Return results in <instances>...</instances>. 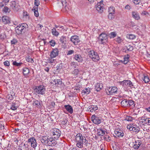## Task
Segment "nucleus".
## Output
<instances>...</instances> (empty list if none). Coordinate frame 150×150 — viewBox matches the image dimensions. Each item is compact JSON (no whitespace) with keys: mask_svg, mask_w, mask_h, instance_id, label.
I'll list each match as a JSON object with an SVG mask.
<instances>
[{"mask_svg":"<svg viewBox=\"0 0 150 150\" xmlns=\"http://www.w3.org/2000/svg\"><path fill=\"white\" fill-rule=\"evenodd\" d=\"M131 131L137 133H138L140 130V129L139 127L137 126L136 125H132V127L131 129Z\"/></svg>","mask_w":150,"mask_h":150,"instance_id":"nucleus-20","label":"nucleus"},{"mask_svg":"<svg viewBox=\"0 0 150 150\" xmlns=\"http://www.w3.org/2000/svg\"><path fill=\"white\" fill-rule=\"evenodd\" d=\"M19 5L15 1H12L11 4V8L14 10L17 11Z\"/></svg>","mask_w":150,"mask_h":150,"instance_id":"nucleus-9","label":"nucleus"},{"mask_svg":"<svg viewBox=\"0 0 150 150\" xmlns=\"http://www.w3.org/2000/svg\"><path fill=\"white\" fill-rule=\"evenodd\" d=\"M82 92L84 94H88L90 92V88H85L83 90Z\"/></svg>","mask_w":150,"mask_h":150,"instance_id":"nucleus-33","label":"nucleus"},{"mask_svg":"<svg viewBox=\"0 0 150 150\" xmlns=\"http://www.w3.org/2000/svg\"><path fill=\"white\" fill-rule=\"evenodd\" d=\"M98 134L99 136H103L105 134V131L102 129L97 130Z\"/></svg>","mask_w":150,"mask_h":150,"instance_id":"nucleus-30","label":"nucleus"},{"mask_svg":"<svg viewBox=\"0 0 150 150\" xmlns=\"http://www.w3.org/2000/svg\"><path fill=\"white\" fill-rule=\"evenodd\" d=\"M109 35L110 38H113L116 36V34L115 32H112Z\"/></svg>","mask_w":150,"mask_h":150,"instance_id":"nucleus-39","label":"nucleus"},{"mask_svg":"<svg viewBox=\"0 0 150 150\" xmlns=\"http://www.w3.org/2000/svg\"><path fill=\"white\" fill-rule=\"evenodd\" d=\"M66 37L64 36H61L59 40L61 43L63 45H65L66 44Z\"/></svg>","mask_w":150,"mask_h":150,"instance_id":"nucleus-22","label":"nucleus"},{"mask_svg":"<svg viewBox=\"0 0 150 150\" xmlns=\"http://www.w3.org/2000/svg\"><path fill=\"white\" fill-rule=\"evenodd\" d=\"M22 64V63L21 62L17 63L16 61H14L13 63V65L16 67H19L21 66Z\"/></svg>","mask_w":150,"mask_h":150,"instance_id":"nucleus-42","label":"nucleus"},{"mask_svg":"<svg viewBox=\"0 0 150 150\" xmlns=\"http://www.w3.org/2000/svg\"><path fill=\"white\" fill-rule=\"evenodd\" d=\"M23 16H25L26 17H28V18L29 17L28 14L27 13V12H25V11L23 12Z\"/></svg>","mask_w":150,"mask_h":150,"instance_id":"nucleus-64","label":"nucleus"},{"mask_svg":"<svg viewBox=\"0 0 150 150\" xmlns=\"http://www.w3.org/2000/svg\"><path fill=\"white\" fill-rule=\"evenodd\" d=\"M103 87L102 83H97L95 86V89L97 91H99Z\"/></svg>","mask_w":150,"mask_h":150,"instance_id":"nucleus-24","label":"nucleus"},{"mask_svg":"<svg viewBox=\"0 0 150 150\" xmlns=\"http://www.w3.org/2000/svg\"><path fill=\"white\" fill-rule=\"evenodd\" d=\"M115 40L116 41L119 43H121L122 41L120 37H118L117 38H116Z\"/></svg>","mask_w":150,"mask_h":150,"instance_id":"nucleus-50","label":"nucleus"},{"mask_svg":"<svg viewBox=\"0 0 150 150\" xmlns=\"http://www.w3.org/2000/svg\"><path fill=\"white\" fill-rule=\"evenodd\" d=\"M145 122L146 124L148 123L149 125H150V118H148L147 119H144L143 120Z\"/></svg>","mask_w":150,"mask_h":150,"instance_id":"nucleus-49","label":"nucleus"},{"mask_svg":"<svg viewBox=\"0 0 150 150\" xmlns=\"http://www.w3.org/2000/svg\"><path fill=\"white\" fill-rule=\"evenodd\" d=\"M143 80L145 83H147L150 81L149 77L147 76H144Z\"/></svg>","mask_w":150,"mask_h":150,"instance_id":"nucleus-44","label":"nucleus"},{"mask_svg":"<svg viewBox=\"0 0 150 150\" xmlns=\"http://www.w3.org/2000/svg\"><path fill=\"white\" fill-rule=\"evenodd\" d=\"M127 37V38L131 40H133L135 38V36L132 34L128 35Z\"/></svg>","mask_w":150,"mask_h":150,"instance_id":"nucleus-41","label":"nucleus"},{"mask_svg":"<svg viewBox=\"0 0 150 150\" xmlns=\"http://www.w3.org/2000/svg\"><path fill=\"white\" fill-rule=\"evenodd\" d=\"M64 106L68 112L70 114L73 113V109L71 105H65Z\"/></svg>","mask_w":150,"mask_h":150,"instance_id":"nucleus-18","label":"nucleus"},{"mask_svg":"<svg viewBox=\"0 0 150 150\" xmlns=\"http://www.w3.org/2000/svg\"><path fill=\"white\" fill-rule=\"evenodd\" d=\"M28 25L26 23L20 24L15 28V31L18 35L21 34L22 32H25L28 28Z\"/></svg>","mask_w":150,"mask_h":150,"instance_id":"nucleus-1","label":"nucleus"},{"mask_svg":"<svg viewBox=\"0 0 150 150\" xmlns=\"http://www.w3.org/2000/svg\"><path fill=\"white\" fill-rule=\"evenodd\" d=\"M132 16L136 20H138L140 18L139 13L136 11H132Z\"/></svg>","mask_w":150,"mask_h":150,"instance_id":"nucleus-14","label":"nucleus"},{"mask_svg":"<svg viewBox=\"0 0 150 150\" xmlns=\"http://www.w3.org/2000/svg\"><path fill=\"white\" fill-rule=\"evenodd\" d=\"M35 104L37 108H40L41 107L40 102L37 100H35L33 101V104Z\"/></svg>","mask_w":150,"mask_h":150,"instance_id":"nucleus-28","label":"nucleus"},{"mask_svg":"<svg viewBox=\"0 0 150 150\" xmlns=\"http://www.w3.org/2000/svg\"><path fill=\"white\" fill-rule=\"evenodd\" d=\"M57 1L61 2L62 6L65 7L66 10L67 9V8H68V7L67 6V2L66 0H57Z\"/></svg>","mask_w":150,"mask_h":150,"instance_id":"nucleus-31","label":"nucleus"},{"mask_svg":"<svg viewBox=\"0 0 150 150\" xmlns=\"http://www.w3.org/2000/svg\"><path fill=\"white\" fill-rule=\"evenodd\" d=\"M35 93L38 94L43 95L45 93V88L43 85H40L36 87L34 89Z\"/></svg>","mask_w":150,"mask_h":150,"instance_id":"nucleus-4","label":"nucleus"},{"mask_svg":"<svg viewBox=\"0 0 150 150\" xmlns=\"http://www.w3.org/2000/svg\"><path fill=\"white\" fill-rule=\"evenodd\" d=\"M27 142L31 144V146L35 149L37 146V142L34 137H30L29 138L28 141L25 143Z\"/></svg>","mask_w":150,"mask_h":150,"instance_id":"nucleus-6","label":"nucleus"},{"mask_svg":"<svg viewBox=\"0 0 150 150\" xmlns=\"http://www.w3.org/2000/svg\"><path fill=\"white\" fill-rule=\"evenodd\" d=\"M74 58L79 62H82L83 61V59L81 55L76 54L74 55Z\"/></svg>","mask_w":150,"mask_h":150,"instance_id":"nucleus-12","label":"nucleus"},{"mask_svg":"<svg viewBox=\"0 0 150 150\" xmlns=\"http://www.w3.org/2000/svg\"><path fill=\"white\" fill-rule=\"evenodd\" d=\"M26 60L28 62L31 63H33L34 62L33 59L31 58H30L29 57L26 58Z\"/></svg>","mask_w":150,"mask_h":150,"instance_id":"nucleus-47","label":"nucleus"},{"mask_svg":"<svg viewBox=\"0 0 150 150\" xmlns=\"http://www.w3.org/2000/svg\"><path fill=\"white\" fill-rule=\"evenodd\" d=\"M53 135L54 136V138L57 139L61 135V131L58 129H55L53 131Z\"/></svg>","mask_w":150,"mask_h":150,"instance_id":"nucleus-8","label":"nucleus"},{"mask_svg":"<svg viewBox=\"0 0 150 150\" xmlns=\"http://www.w3.org/2000/svg\"><path fill=\"white\" fill-rule=\"evenodd\" d=\"M18 107L17 106L15 105L14 103H13L12 106L11 107L10 109L12 110H16Z\"/></svg>","mask_w":150,"mask_h":150,"instance_id":"nucleus-46","label":"nucleus"},{"mask_svg":"<svg viewBox=\"0 0 150 150\" xmlns=\"http://www.w3.org/2000/svg\"><path fill=\"white\" fill-rule=\"evenodd\" d=\"M128 106L130 107L131 106L133 105L134 106V101L132 100H128Z\"/></svg>","mask_w":150,"mask_h":150,"instance_id":"nucleus-45","label":"nucleus"},{"mask_svg":"<svg viewBox=\"0 0 150 150\" xmlns=\"http://www.w3.org/2000/svg\"><path fill=\"white\" fill-rule=\"evenodd\" d=\"M127 49L128 51H131L133 50V47L132 46L129 45L127 47Z\"/></svg>","mask_w":150,"mask_h":150,"instance_id":"nucleus-54","label":"nucleus"},{"mask_svg":"<svg viewBox=\"0 0 150 150\" xmlns=\"http://www.w3.org/2000/svg\"><path fill=\"white\" fill-rule=\"evenodd\" d=\"M55 81H56V86H57V87H59V86L61 85L62 84V81L60 79H56L55 80Z\"/></svg>","mask_w":150,"mask_h":150,"instance_id":"nucleus-37","label":"nucleus"},{"mask_svg":"<svg viewBox=\"0 0 150 150\" xmlns=\"http://www.w3.org/2000/svg\"><path fill=\"white\" fill-rule=\"evenodd\" d=\"M29 72V70L28 68L25 67L23 69V73L25 76H27Z\"/></svg>","mask_w":150,"mask_h":150,"instance_id":"nucleus-27","label":"nucleus"},{"mask_svg":"<svg viewBox=\"0 0 150 150\" xmlns=\"http://www.w3.org/2000/svg\"><path fill=\"white\" fill-rule=\"evenodd\" d=\"M128 100L125 99L122 100L121 103V105L123 107L128 106Z\"/></svg>","mask_w":150,"mask_h":150,"instance_id":"nucleus-23","label":"nucleus"},{"mask_svg":"<svg viewBox=\"0 0 150 150\" xmlns=\"http://www.w3.org/2000/svg\"><path fill=\"white\" fill-rule=\"evenodd\" d=\"M79 71L78 69H75L72 72V74L74 76L77 75L79 73Z\"/></svg>","mask_w":150,"mask_h":150,"instance_id":"nucleus-43","label":"nucleus"},{"mask_svg":"<svg viewBox=\"0 0 150 150\" xmlns=\"http://www.w3.org/2000/svg\"><path fill=\"white\" fill-rule=\"evenodd\" d=\"M109 93L108 95H111L113 93H116L117 91V88L116 87H109L108 89Z\"/></svg>","mask_w":150,"mask_h":150,"instance_id":"nucleus-11","label":"nucleus"},{"mask_svg":"<svg viewBox=\"0 0 150 150\" xmlns=\"http://www.w3.org/2000/svg\"><path fill=\"white\" fill-rule=\"evenodd\" d=\"M115 16V13H109L108 16L109 19L111 20L114 18Z\"/></svg>","mask_w":150,"mask_h":150,"instance_id":"nucleus-32","label":"nucleus"},{"mask_svg":"<svg viewBox=\"0 0 150 150\" xmlns=\"http://www.w3.org/2000/svg\"><path fill=\"white\" fill-rule=\"evenodd\" d=\"M90 57L92 59L93 61L95 62L98 61L100 59L99 56L97 53L94 55H93L92 57Z\"/></svg>","mask_w":150,"mask_h":150,"instance_id":"nucleus-21","label":"nucleus"},{"mask_svg":"<svg viewBox=\"0 0 150 150\" xmlns=\"http://www.w3.org/2000/svg\"><path fill=\"white\" fill-rule=\"evenodd\" d=\"M4 11L6 13H9L10 10L7 6H5L4 8Z\"/></svg>","mask_w":150,"mask_h":150,"instance_id":"nucleus-48","label":"nucleus"},{"mask_svg":"<svg viewBox=\"0 0 150 150\" xmlns=\"http://www.w3.org/2000/svg\"><path fill=\"white\" fill-rule=\"evenodd\" d=\"M48 138V137L46 136H43L42 137V138L41 139V141L42 142L44 140L45 141V140H47Z\"/></svg>","mask_w":150,"mask_h":150,"instance_id":"nucleus-55","label":"nucleus"},{"mask_svg":"<svg viewBox=\"0 0 150 150\" xmlns=\"http://www.w3.org/2000/svg\"><path fill=\"white\" fill-rule=\"evenodd\" d=\"M11 42L12 45H15L17 42V41L16 39H14L11 41Z\"/></svg>","mask_w":150,"mask_h":150,"instance_id":"nucleus-52","label":"nucleus"},{"mask_svg":"<svg viewBox=\"0 0 150 150\" xmlns=\"http://www.w3.org/2000/svg\"><path fill=\"white\" fill-rule=\"evenodd\" d=\"M132 127V125L129 124L127 126V128L128 129H129V130L131 131V129Z\"/></svg>","mask_w":150,"mask_h":150,"instance_id":"nucleus-61","label":"nucleus"},{"mask_svg":"<svg viewBox=\"0 0 150 150\" xmlns=\"http://www.w3.org/2000/svg\"><path fill=\"white\" fill-rule=\"evenodd\" d=\"M2 20L4 24H5L10 22L9 17L7 16H3Z\"/></svg>","mask_w":150,"mask_h":150,"instance_id":"nucleus-19","label":"nucleus"},{"mask_svg":"<svg viewBox=\"0 0 150 150\" xmlns=\"http://www.w3.org/2000/svg\"><path fill=\"white\" fill-rule=\"evenodd\" d=\"M28 143L27 142V144H25V143L24 144L23 147V148H25V149H29V146L28 144Z\"/></svg>","mask_w":150,"mask_h":150,"instance_id":"nucleus-53","label":"nucleus"},{"mask_svg":"<svg viewBox=\"0 0 150 150\" xmlns=\"http://www.w3.org/2000/svg\"><path fill=\"white\" fill-rule=\"evenodd\" d=\"M50 42V45L51 46H54L55 45V41L54 40H51V41Z\"/></svg>","mask_w":150,"mask_h":150,"instance_id":"nucleus-59","label":"nucleus"},{"mask_svg":"<svg viewBox=\"0 0 150 150\" xmlns=\"http://www.w3.org/2000/svg\"><path fill=\"white\" fill-rule=\"evenodd\" d=\"M62 64H60L57 66V70H58L59 69H61L62 68Z\"/></svg>","mask_w":150,"mask_h":150,"instance_id":"nucleus-57","label":"nucleus"},{"mask_svg":"<svg viewBox=\"0 0 150 150\" xmlns=\"http://www.w3.org/2000/svg\"><path fill=\"white\" fill-rule=\"evenodd\" d=\"M59 50L57 48L53 49L51 52L50 55V57L51 58H54L57 56L59 54Z\"/></svg>","mask_w":150,"mask_h":150,"instance_id":"nucleus-10","label":"nucleus"},{"mask_svg":"<svg viewBox=\"0 0 150 150\" xmlns=\"http://www.w3.org/2000/svg\"><path fill=\"white\" fill-rule=\"evenodd\" d=\"M88 55L89 57H92L93 55H94L97 53L95 52L93 50H90L89 49L88 50Z\"/></svg>","mask_w":150,"mask_h":150,"instance_id":"nucleus-29","label":"nucleus"},{"mask_svg":"<svg viewBox=\"0 0 150 150\" xmlns=\"http://www.w3.org/2000/svg\"><path fill=\"white\" fill-rule=\"evenodd\" d=\"M133 117H132L128 116H127L125 118V119L124 120H126L127 121H132V120H133Z\"/></svg>","mask_w":150,"mask_h":150,"instance_id":"nucleus-36","label":"nucleus"},{"mask_svg":"<svg viewBox=\"0 0 150 150\" xmlns=\"http://www.w3.org/2000/svg\"><path fill=\"white\" fill-rule=\"evenodd\" d=\"M103 6L101 3H98L96 5V9L100 13H102L103 11Z\"/></svg>","mask_w":150,"mask_h":150,"instance_id":"nucleus-13","label":"nucleus"},{"mask_svg":"<svg viewBox=\"0 0 150 150\" xmlns=\"http://www.w3.org/2000/svg\"><path fill=\"white\" fill-rule=\"evenodd\" d=\"M125 87V86H127L131 87L133 86L132 82L129 80H124Z\"/></svg>","mask_w":150,"mask_h":150,"instance_id":"nucleus-26","label":"nucleus"},{"mask_svg":"<svg viewBox=\"0 0 150 150\" xmlns=\"http://www.w3.org/2000/svg\"><path fill=\"white\" fill-rule=\"evenodd\" d=\"M4 64L5 66H9L10 65V63L9 61H6L4 62Z\"/></svg>","mask_w":150,"mask_h":150,"instance_id":"nucleus-60","label":"nucleus"},{"mask_svg":"<svg viewBox=\"0 0 150 150\" xmlns=\"http://www.w3.org/2000/svg\"><path fill=\"white\" fill-rule=\"evenodd\" d=\"M98 107L97 105H91L89 107V110L90 112L95 111L98 109Z\"/></svg>","mask_w":150,"mask_h":150,"instance_id":"nucleus-25","label":"nucleus"},{"mask_svg":"<svg viewBox=\"0 0 150 150\" xmlns=\"http://www.w3.org/2000/svg\"><path fill=\"white\" fill-rule=\"evenodd\" d=\"M40 2H39V0L38 1H35V6H37V7L39 4Z\"/></svg>","mask_w":150,"mask_h":150,"instance_id":"nucleus-63","label":"nucleus"},{"mask_svg":"<svg viewBox=\"0 0 150 150\" xmlns=\"http://www.w3.org/2000/svg\"><path fill=\"white\" fill-rule=\"evenodd\" d=\"M115 9L113 7H111L108 9L109 13H115Z\"/></svg>","mask_w":150,"mask_h":150,"instance_id":"nucleus-38","label":"nucleus"},{"mask_svg":"<svg viewBox=\"0 0 150 150\" xmlns=\"http://www.w3.org/2000/svg\"><path fill=\"white\" fill-rule=\"evenodd\" d=\"M115 134L119 137H122L124 135L123 132L119 129H117L115 131Z\"/></svg>","mask_w":150,"mask_h":150,"instance_id":"nucleus-16","label":"nucleus"},{"mask_svg":"<svg viewBox=\"0 0 150 150\" xmlns=\"http://www.w3.org/2000/svg\"><path fill=\"white\" fill-rule=\"evenodd\" d=\"M57 144L56 140L50 137L49 140L48 145L50 146H54Z\"/></svg>","mask_w":150,"mask_h":150,"instance_id":"nucleus-15","label":"nucleus"},{"mask_svg":"<svg viewBox=\"0 0 150 150\" xmlns=\"http://www.w3.org/2000/svg\"><path fill=\"white\" fill-rule=\"evenodd\" d=\"M32 10H34V12L35 16L38 17L39 16V13L38 11V7H36L34 9L33 8Z\"/></svg>","mask_w":150,"mask_h":150,"instance_id":"nucleus-34","label":"nucleus"},{"mask_svg":"<svg viewBox=\"0 0 150 150\" xmlns=\"http://www.w3.org/2000/svg\"><path fill=\"white\" fill-rule=\"evenodd\" d=\"M70 41L74 45H76L80 41L79 37L77 35L72 36L70 38Z\"/></svg>","mask_w":150,"mask_h":150,"instance_id":"nucleus-7","label":"nucleus"},{"mask_svg":"<svg viewBox=\"0 0 150 150\" xmlns=\"http://www.w3.org/2000/svg\"><path fill=\"white\" fill-rule=\"evenodd\" d=\"M108 35L105 33H103L100 34L98 38L99 41L101 44H105L108 41Z\"/></svg>","mask_w":150,"mask_h":150,"instance_id":"nucleus-3","label":"nucleus"},{"mask_svg":"<svg viewBox=\"0 0 150 150\" xmlns=\"http://www.w3.org/2000/svg\"><path fill=\"white\" fill-rule=\"evenodd\" d=\"M91 119L93 123L98 125L101 122L102 120L101 117H98L95 115H93L91 116Z\"/></svg>","mask_w":150,"mask_h":150,"instance_id":"nucleus-5","label":"nucleus"},{"mask_svg":"<svg viewBox=\"0 0 150 150\" xmlns=\"http://www.w3.org/2000/svg\"><path fill=\"white\" fill-rule=\"evenodd\" d=\"M7 97L8 98V99L10 100H12L13 99V96L11 95H9L7 96Z\"/></svg>","mask_w":150,"mask_h":150,"instance_id":"nucleus-62","label":"nucleus"},{"mask_svg":"<svg viewBox=\"0 0 150 150\" xmlns=\"http://www.w3.org/2000/svg\"><path fill=\"white\" fill-rule=\"evenodd\" d=\"M141 144L140 141L138 140L135 141V142H133V148L135 149H138Z\"/></svg>","mask_w":150,"mask_h":150,"instance_id":"nucleus-17","label":"nucleus"},{"mask_svg":"<svg viewBox=\"0 0 150 150\" xmlns=\"http://www.w3.org/2000/svg\"><path fill=\"white\" fill-rule=\"evenodd\" d=\"M134 3L136 4H138L141 2V0H133Z\"/></svg>","mask_w":150,"mask_h":150,"instance_id":"nucleus-58","label":"nucleus"},{"mask_svg":"<svg viewBox=\"0 0 150 150\" xmlns=\"http://www.w3.org/2000/svg\"><path fill=\"white\" fill-rule=\"evenodd\" d=\"M74 52V51L73 50H69L67 54V55H70L73 54Z\"/></svg>","mask_w":150,"mask_h":150,"instance_id":"nucleus-56","label":"nucleus"},{"mask_svg":"<svg viewBox=\"0 0 150 150\" xmlns=\"http://www.w3.org/2000/svg\"><path fill=\"white\" fill-rule=\"evenodd\" d=\"M52 32L53 35L56 36H57L59 34V33L56 30V29L54 28H53L52 29Z\"/></svg>","mask_w":150,"mask_h":150,"instance_id":"nucleus-35","label":"nucleus"},{"mask_svg":"<svg viewBox=\"0 0 150 150\" xmlns=\"http://www.w3.org/2000/svg\"><path fill=\"white\" fill-rule=\"evenodd\" d=\"M84 139L82 134L80 133L77 134L75 136L76 145L78 148H80L83 147Z\"/></svg>","mask_w":150,"mask_h":150,"instance_id":"nucleus-2","label":"nucleus"},{"mask_svg":"<svg viewBox=\"0 0 150 150\" xmlns=\"http://www.w3.org/2000/svg\"><path fill=\"white\" fill-rule=\"evenodd\" d=\"M53 58H51L50 57V58H48L47 59V62L50 63H53L55 61V59H53Z\"/></svg>","mask_w":150,"mask_h":150,"instance_id":"nucleus-40","label":"nucleus"},{"mask_svg":"<svg viewBox=\"0 0 150 150\" xmlns=\"http://www.w3.org/2000/svg\"><path fill=\"white\" fill-rule=\"evenodd\" d=\"M49 138L47 140H44L43 141H42V142H41L43 144H44L45 145H48V143L49 142Z\"/></svg>","mask_w":150,"mask_h":150,"instance_id":"nucleus-51","label":"nucleus"}]
</instances>
